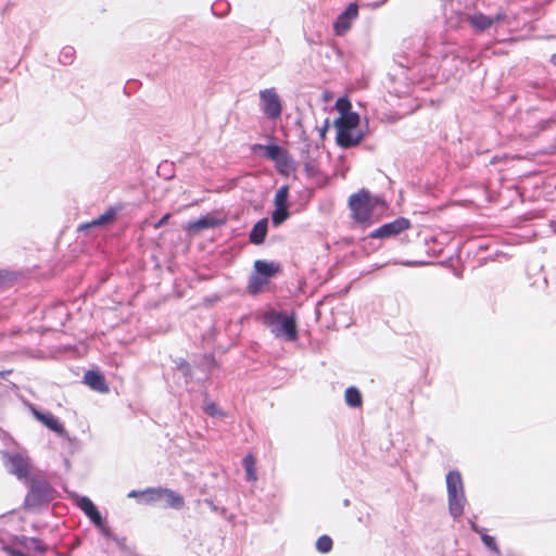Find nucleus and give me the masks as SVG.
Here are the masks:
<instances>
[{
	"label": "nucleus",
	"mask_w": 556,
	"mask_h": 556,
	"mask_svg": "<svg viewBox=\"0 0 556 556\" xmlns=\"http://www.w3.org/2000/svg\"><path fill=\"white\" fill-rule=\"evenodd\" d=\"M9 553H10L12 556H26V555H25V554H23L22 552L14 551V549H9Z\"/></svg>",
	"instance_id": "37"
},
{
	"label": "nucleus",
	"mask_w": 556,
	"mask_h": 556,
	"mask_svg": "<svg viewBox=\"0 0 556 556\" xmlns=\"http://www.w3.org/2000/svg\"><path fill=\"white\" fill-rule=\"evenodd\" d=\"M254 269L261 275L270 278L281 273V265L277 262H267L264 260H256L253 265Z\"/></svg>",
	"instance_id": "14"
},
{
	"label": "nucleus",
	"mask_w": 556,
	"mask_h": 556,
	"mask_svg": "<svg viewBox=\"0 0 556 556\" xmlns=\"http://www.w3.org/2000/svg\"><path fill=\"white\" fill-rule=\"evenodd\" d=\"M205 503L208 504L213 510H216V506L213 504L212 501L205 500Z\"/></svg>",
	"instance_id": "39"
},
{
	"label": "nucleus",
	"mask_w": 556,
	"mask_h": 556,
	"mask_svg": "<svg viewBox=\"0 0 556 556\" xmlns=\"http://www.w3.org/2000/svg\"><path fill=\"white\" fill-rule=\"evenodd\" d=\"M260 101L262 111L267 118L275 121L281 116L282 102L274 87L261 90Z\"/></svg>",
	"instance_id": "4"
},
{
	"label": "nucleus",
	"mask_w": 556,
	"mask_h": 556,
	"mask_svg": "<svg viewBox=\"0 0 556 556\" xmlns=\"http://www.w3.org/2000/svg\"><path fill=\"white\" fill-rule=\"evenodd\" d=\"M304 169L308 176L314 177L318 174V166L314 161H308L304 164Z\"/></svg>",
	"instance_id": "32"
},
{
	"label": "nucleus",
	"mask_w": 556,
	"mask_h": 556,
	"mask_svg": "<svg viewBox=\"0 0 556 556\" xmlns=\"http://www.w3.org/2000/svg\"><path fill=\"white\" fill-rule=\"evenodd\" d=\"M252 150L254 152L258 151V150H262L265 152V156L270 160V161H278V157H280L285 151V149H282L281 147L277 146V144H269V146H264V144H254Z\"/></svg>",
	"instance_id": "22"
},
{
	"label": "nucleus",
	"mask_w": 556,
	"mask_h": 556,
	"mask_svg": "<svg viewBox=\"0 0 556 556\" xmlns=\"http://www.w3.org/2000/svg\"><path fill=\"white\" fill-rule=\"evenodd\" d=\"M410 228V222L405 217H399L391 223H387L370 232V238H390L400 235Z\"/></svg>",
	"instance_id": "6"
},
{
	"label": "nucleus",
	"mask_w": 556,
	"mask_h": 556,
	"mask_svg": "<svg viewBox=\"0 0 556 556\" xmlns=\"http://www.w3.org/2000/svg\"><path fill=\"white\" fill-rule=\"evenodd\" d=\"M447 494H464L462 477L456 471H451L446 476Z\"/></svg>",
	"instance_id": "20"
},
{
	"label": "nucleus",
	"mask_w": 556,
	"mask_h": 556,
	"mask_svg": "<svg viewBox=\"0 0 556 556\" xmlns=\"http://www.w3.org/2000/svg\"><path fill=\"white\" fill-rule=\"evenodd\" d=\"M222 224H224V222L218 220L217 218H215L212 215H206V216L199 218L198 220L190 222L188 224L187 229L190 231H200L203 229L214 228Z\"/></svg>",
	"instance_id": "15"
},
{
	"label": "nucleus",
	"mask_w": 556,
	"mask_h": 556,
	"mask_svg": "<svg viewBox=\"0 0 556 556\" xmlns=\"http://www.w3.org/2000/svg\"><path fill=\"white\" fill-rule=\"evenodd\" d=\"M386 1H387V0H381V1H379V4H380V3H384Z\"/></svg>",
	"instance_id": "41"
},
{
	"label": "nucleus",
	"mask_w": 556,
	"mask_h": 556,
	"mask_svg": "<svg viewBox=\"0 0 556 556\" xmlns=\"http://www.w3.org/2000/svg\"><path fill=\"white\" fill-rule=\"evenodd\" d=\"M482 542L484 545L491 551L496 554L500 553L498 546L496 544V541L493 536L485 533V530L483 531V534H480Z\"/></svg>",
	"instance_id": "30"
},
{
	"label": "nucleus",
	"mask_w": 556,
	"mask_h": 556,
	"mask_svg": "<svg viewBox=\"0 0 556 556\" xmlns=\"http://www.w3.org/2000/svg\"><path fill=\"white\" fill-rule=\"evenodd\" d=\"M4 466L8 472L20 480H28L33 470L30 459L25 451L5 454Z\"/></svg>",
	"instance_id": "3"
},
{
	"label": "nucleus",
	"mask_w": 556,
	"mask_h": 556,
	"mask_svg": "<svg viewBox=\"0 0 556 556\" xmlns=\"http://www.w3.org/2000/svg\"><path fill=\"white\" fill-rule=\"evenodd\" d=\"M77 506L86 514V516H88V518L96 526H102V523H103L102 516L89 497H87V496L78 497Z\"/></svg>",
	"instance_id": "10"
},
{
	"label": "nucleus",
	"mask_w": 556,
	"mask_h": 556,
	"mask_svg": "<svg viewBox=\"0 0 556 556\" xmlns=\"http://www.w3.org/2000/svg\"><path fill=\"white\" fill-rule=\"evenodd\" d=\"M28 480L29 490L25 497L26 508H37L55 498L56 492L46 478L34 475Z\"/></svg>",
	"instance_id": "2"
},
{
	"label": "nucleus",
	"mask_w": 556,
	"mask_h": 556,
	"mask_svg": "<svg viewBox=\"0 0 556 556\" xmlns=\"http://www.w3.org/2000/svg\"><path fill=\"white\" fill-rule=\"evenodd\" d=\"M466 498L464 494L448 495V509L453 517L457 518L464 514Z\"/></svg>",
	"instance_id": "21"
},
{
	"label": "nucleus",
	"mask_w": 556,
	"mask_h": 556,
	"mask_svg": "<svg viewBox=\"0 0 556 556\" xmlns=\"http://www.w3.org/2000/svg\"><path fill=\"white\" fill-rule=\"evenodd\" d=\"M26 547L29 549H34L39 554H45L47 552V545L39 539L30 538L27 539Z\"/></svg>",
	"instance_id": "29"
},
{
	"label": "nucleus",
	"mask_w": 556,
	"mask_h": 556,
	"mask_svg": "<svg viewBox=\"0 0 556 556\" xmlns=\"http://www.w3.org/2000/svg\"><path fill=\"white\" fill-rule=\"evenodd\" d=\"M288 186H282L275 194V206H288Z\"/></svg>",
	"instance_id": "28"
},
{
	"label": "nucleus",
	"mask_w": 556,
	"mask_h": 556,
	"mask_svg": "<svg viewBox=\"0 0 556 556\" xmlns=\"http://www.w3.org/2000/svg\"><path fill=\"white\" fill-rule=\"evenodd\" d=\"M169 218H170V214H169V213L165 214V215H164V216H163V217H162V218H161V219H160V220L154 225V228H155V229H159V228H161L162 226L166 225V224L168 223Z\"/></svg>",
	"instance_id": "34"
},
{
	"label": "nucleus",
	"mask_w": 556,
	"mask_h": 556,
	"mask_svg": "<svg viewBox=\"0 0 556 556\" xmlns=\"http://www.w3.org/2000/svg\"><path fill=\"white\" fill-rule=\"evenodd\" d=\"M117 211L114 207H110L105 213L97 217L96 219L91 220L90 223H87L85 225H81L79 229H88L91 227L102 226L106 224H111L116 218Z\"/></svg>",
	"instance_id": "19"
},
{
	"label": "nucleus",
	"mask_w": 556,
	"mask_h": 556,
	"mask_svg": "<svg viewBox=\"0 0 556 556\" xmlns=\"http://www.w3.org/2000/svg\"><path fill=\"white\" fill-rule=\"evenodd\" d=\"M333 542L329 535H321L316 541V548L320 553H328L332 549Z\"/></svg>",
	"instance_id": "27"
},
{
	"label": "nucleus",
	"mask_w": 556,
	"mask_h": 556,
	"mask_svg": "<svg viewBox=\"0 0 556 556\" xmlns=\"http://www.w3.org/2000/svg\"><path fill=\"white\" fill-rule=\"evenodd\" d=\"M470 527L476 533L483 534L484 529L478 527L473 521L470 522Z\"/></svg>",
	"instance_id": "36"
},
{
	"label": "nucleus",
	"mask_w": 556,
	"mask_h": 556,
	"mask_svg": "<svg viewBox=\"0 0 556 556\" xmlns=\"http://www.w3.org/2000/svg\"><path fill=\"white\" fill-rule=\"evenodd\" d=\"M349 207L356 223L369 226L381 218L387 210V204L381 198L362 189L350 197Z\"/></svg>",
	"instance_id": "1"
},
{
	"label": "nucleus",
	"mask_w": 556,
	"mask_h": 556,
	"mask_svg": "<svg viewBox=\"0 0 556 556\" xmlns=\"http://www.w3.org/2000/svg\"><path fill=\"white\" fill-rule=\"evenodd\" d=\"M359 125V115L356 112H351L340 116L334 121L336 129H356Z\"/></svg>",
	"instance_id": "17"
},
{
	"label": "nucleus",
	"mask_w": 556,
	"mask_h": 556,
	"mask_svg": "<svg viewBox=\"0 0 556 556\" xmlns=\"http://www.w3.org/2000/svg\"><path fill=\"white\" fill-rule=\"evenodd\" d=\"M279 319H281V327L279 331L277 332V336H285L288 340L294 341L298 338V329H296V323L295 319L292 317H281L278 316Z\"/></svg>",
	"instance_id": "16"
},
{
	"label": "nucleus",
	"mask_w": 556,
	"mask_h": 556,
	"mask_svg": "<svg viewBox=\"0 0 556 556\" xmlns=\"http://www.w3.org/2000/svg\"><path fill=\"white\" fill-rule=\"evenodd\" d=\"M34 417L45 425L51 431L62 435L65 433L64 426L60 422V420L51 413H42L37 408H31Z\"/></svg>",
	"instance_id": "9"
},
{
	"label": "nucleus",
	"mask_w": 556,
	"mask_h": 556,
	"mask_svg": "<svg viewBox=\"0 0 556 556\" xmlns=\"http://www.w3.org/2000/svg\"><path fill=\"white\" fill-rule=\"evenodd\" d=\"M204 412L211 416L217 415L218 414L217 405L213 402L207 403L204 407Z\"/></svg>",
	"instance_id": "33"
},
{
	"label": "nucleus",
	"mask_w": 556,
	"mask_h": 556,
	"mask_svg": "<svg viewBox=\"0 0 556 556\" xmlns=\"http://www.w3.org/2000/svg\"><path fill=\"white\" fill-rule=\"evenodd\" d=\"M84 382L97 392L108 393L110 391L104 376L98 371L88 370L84 376Z\"/></svg>",
	"instance_id": "11"
},
{
	"label": "nucleus",
	"mask_w": 556,
	"mask_h": 556,
	"mask_svg": "<svg viewBox=\"0 0 556 556\" xmlns=\"http://www.w3.org/2000/svg\"><path fill=\"white\" fill-rule=\"evenodd\" d=\"M137 494L138 493L134 491V492L129 493V496H136Z\"/></svg>",
	"instance_id": "40"
},
{
	"label": "nucleus",
	"mask_w": 556,
	"mask_h": 556,
	"mask_svg": "<svg viewBox=\"0 0 556 556\" xmlns=\"http://www.w3.org/2000/svg\"><path fill=\"white\" fill-rule=\"evenodd\" d=\"M277 170L282 175H288L291 170H294L292 157L287 150L283 151L282 155L275 162Z\"/></svg>",
	"instance_id": "23"
},
{
	"label": "nucleus",
	"mask_w": 556,
	"mask_h": 556,
	"mask_svg": "<svg viewBox=\"0 0 556 556\" xmlns=\"http://www.w3.org/2000/svg\"><path fill=\"white\" fill-rule=\"evenodd\" d=\"M493 21V25L498 22H503L506 20V14L503 12H498L495 16L491 17Z\"/></svg>",
	"instance_id": "35"
},
{
	"label": "nucleus",
	"mask_w": 556,
	"mask_h": 556,
	"mask_svg": "<svg viewBox=\"0 0 556 556\" xmlns=\"http://www.w3.org/2000/svg\"><path fill=\"white\" fill-rule=\"evenodd\" d=\"M352 104L351 102L345 98H340L336 102V109L340 112L341 116L344 114L351 113Z\"/></svg>",
	"instance_id": "31"
},
{
	"label": "nucleus",
	"mask_w": 556,
	"mask_h": 556,
	"mask_svg": "<svg viewBox=\"0 0 556 556\" xmlns=\"http://www.w3.org/2000/svg\"><path fill=\"white\" fill-rule=\"evenodd\" d=\"M364 139V134L355 129H337V144L343 149L358 146Z\"/></svg>",
	"instance_id": "8"
},
{
	"label": "nucleus",
	"mask_w": 556,
	"mask_h": 556,
	"mask_svg": "<svg viewBox=\"0 0 556 556\" xmlns=\"http://www.w3.org/2000/svg\"><path fill=\"white\" fill-rule=\"evenodd\" d=\"M345 402L351 407H359L363 404V397L358 389L350 387L345 390Z\"/></svg>",
	"instance_id": "25"
},
{
	"label": "nucleus",
	"mask_w": 556,
	"mask_h": 556,
	"mask_svg": "<svg viewBox=\"0 0 556 556\" xmlns=\"http://www.w3.org/2000/svg\"><path fill=\"white\" fill-rule=\"evenodd\" d=\"M551 63L556 66V52L551 56Z\"/></svg>",
	"instance_id": "38"
},
{
	"label": "nucleus",
	"mask_w": 556,
	"mask_h": 556,
	"mask_svg": "<svg viewBox=\"0 0 556 556\" xmlns=\"http://www.w3.org/2000/svg\"><path fill=\"white\" fill-rule=\"evenodd\" d=\"M269 281L270 280L268 278L254 269V271L249 277L247 291L251 295H257L264 291V288L269 283Z\"/></svg>",
	"instance_id": "12"
},
{
	"label": "nucleus",
	"mask_w": 556,
	"mask_h": 556,
	"mask_svg": "<svg viewBox=\"0 0 556 556\" xmlns=\"http://www.w3.org/2000/svg\"><path fill=\"white\" fill-rule=\"evenodd\" d=\"M268 231V219H260L252 228L249 240L252 244L260 245L264 243Z\"/></svg>",
	"instance_id": "13"
},
{
	"label": "nucleus",
	"mask_w": 556,
	"mask_h": 556,
	"mask_svg": "<svg viewBox=\"0 0 556 556\" xmlns=\"http://www.w3.org/2000/svg\"><path fill=\"white\" fill-rule=\"evenodd\" d=\"M357 16L358 5L356 3H350L333 23V30L336 35H344L351 28L353 21H355Z\"/></svg>",
	"instance_id": "7"
},
{
	"label": "nucleus",
	"mask_w": 556,
	"mask_h": 556,
	"mask_svg": "<svg viewBox=\"0 0 556 556\" xmlns=\"http://www.w3.org/2000/svg\"><path fill=\"white\" fill-rule=\"evenodd\" d=\"M289 217L288 206H276L271 214V222L275 226H279Z\"/></svg>",
	"instance_id": "26"
},
{
	"label": "nucleus",
	"mask_w": 556,
	"mask_h": 556,
	"mask_svg": "<svg viewBox=\"0 0 556 556\" xmlns=\"http://www.w3.org/2000/svg\"><path fill=\"white\" fill-rule=\"evenodd\" d=\"M469 24L478 31H483L493 26L491 16L477 12L468 17Z\"/></svg>",
	"instance_id": "18"
},
{
	"label": "nucleus",
	"mask_w": 556,
	"mask_h": 556,
	"mask_svg": "<svg viewBox=\"0 0 556 556\" xmlns=\"http://www.w3.org/2000/svg\"><path fill=\"white\" fill-rule=\"evenodd\" d=\"M243 466L245 469L247 480L255 482L257 480L255 456L253 454H248L243 458Z\"/></svg>",
	"instance_id": "24"
},
{
	"label": "nucleus",
	"mask_w": 556,
	"mask_h": 556,
	"mask_svg": "<svg viewBox=\"0 0 556 556\" xmlns=\"http://www.w3.org/2000/svg\"><path fill=\"white\" fill-rule=\"evenodd\" d=\"M140 494L148 496L149 502L165 501L168 506L176 509L181 508L185 504L184 497L169 489H149Z\"/></svg>",
	"instance_id": "5"
}]
</instances>
